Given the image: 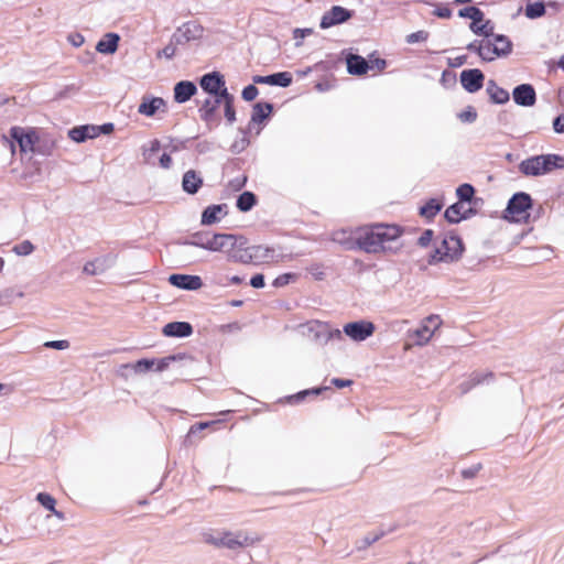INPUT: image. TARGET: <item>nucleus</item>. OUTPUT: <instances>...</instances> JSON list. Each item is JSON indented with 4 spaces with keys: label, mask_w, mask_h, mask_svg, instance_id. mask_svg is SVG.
Here are the masks:
<instances>
[{
    "label": "nucleus",
    "mask_w": 564,
    "mask_h": 564,
    "mask_svg": "<svg viewBox=\"0 0 564 564\" xmlns=\"http://www.w3.org/2000/svg\"><path fill=\"white\" fill-rule=\"evenodd\" d=\"M402 234L395 225L376 224L358 228L354 240L356 246L367 253H378L386 250V243L397 240Z\"/></svg>",
    "instance_id": "obj_1"
},
{
    "label": "nucleus",
    "mask_w": 564,
    "mask_h": 564,
    "mask_svg": "<svg viewBox=\"0 0 564 564\" xmlns=\"http://www.w3.org/2000/svg\"><path fill=\"white\" fill-rule=\"evenodd\" d=\"M556 169H564V156L558 154L535 155L519 164L520 172L525 176H540Z\"/></svg>",
    "instance_id": "obj_2"
},
{
    "label": "nucleus",
    "mask_w": 564,
    "mask_h": 564,
    "mask_svg": "<svg viewBox=\"0 0 564 564\" xmlns=\"http://www.w3.org/2000/svg\"><path fill=\"white\" fill-rule=\"evenodd\" d=\"M463 252L464 245L462 239L456 235H445L441 242L435 247L433 253H431L429 263H453L462 258Z\"/></svg>",
    "instance_id": "obj_3"
},
{
    "label": "nucleus",
    "mask_w": 564,
    "mask_h": 564,
    "mask_svg": "<svg viewBox=\"0 0 564 564\" xmlns=\"http://www.w3.org/2000/svg\"><path fill=\"white\" fill-rule=\"evenodd\" d=\"M235 241V235L200 231L193 234L187 240L183 241L182 245L202 248L212 252H219L225 250L228 245H234Z\"/></svg>",
    "instance_id": "obj_4"
},
{
    "label": "nucleus",
    "mask_w": 564,
    "mask_h": 564,
    "mask_svg": "<svg viewBox=\"0 0 564 564\" xmlns=\"http://www.w3.org/2000/svg\"><path fill=\"white\" fill-rule=\"evenodd\" d=\"M256 541H258L257 538L250 536L247 532L243 531H221L206 535L207 543L217 547H226L232 551L249 546Z\"/></svg>",
    "instance_id": "obj_5"
},
{
    "label": "nucleus",
    "mask_w": 564,
    "mask_h": 564,
    "mask_svg": "<svg viewBox=\"0 0 564 564\" xmlns=\"http://www.w3.org/2000/svg\"><path fill=\"white\" fill-rule=\"evenodd\" d=\"M10 138L4 137L3 141L14 153V143L20 148L21 153H34L37 150L35 144L39 141L37 132L33 128L12 127L9 132Z\"/></svg>",
    "instance_id": "obj_6"
},
{
    "label": "nucleus",
    "mask_w": 564,
    "mask_h": 564,
    "mask_svg": "<svg viewBox=\"0 0 564 564\" xmlns=\"http://www.w3.org/2000/svg\"><path fill=\"white\" fill-rule=\"evenodd\" d=\"M532 207V198L528 193H516L508 202L505 210V219L514 223H525L529 219V209Z\"/></svg>",
    "instance_id": "obj_7"
},
{
    "label": "nucleus",
    "mask_w": 564,
    "mask_h": 564,
    "mask_svg": "<svg viewBox=\"0 0 564 564\" xmlns=\"http://www.w3.org/2000/svg\"><path fill=\"white\" fill-rule=\"evenodd\" d=\"M458 17L470 19V31L476 35H490L491 30H495L490 20L484 19V12L474 6L463 8L458 11Z\"/></svg>",
    "instance_id": "obj_8"
},
{
    "label": "nucleus",
    "mask_w": 564,
    "mask_h": 564,
    "mask_svg": "<svg viewBox=\"0 0 564 564\" xmlns=\"http://www.w3.org/2000/svg\"><path fill=\"white\" fill-rule=\"evenodd\" d=\"M376 330V326L369 321H357L347 323L343 327V332L354 341H364L368 337L372 336Z\"/></svg>",
    "instance_id": "obj_9"
},
{
    "label": "nucleus",
    "mask_w": 564,
    "mask_h": 564,
    "mask_svg": "<svg viewBox=\"0 0 564 564\" xmlns=\"http://www.w3.org/2000/svg\"><path fill=\"white\" fill-rule=\"evenodd\" d=\"M442 321L438 315H430L412 335L415 337V345L424 346L432 338L434 332L441 326Z\"/></svg>",
    "instance_id": "obj_10"
},
{
    "label": "nucleus",
    "mask_w": 564,
    "mask_h": 564,
    "mask_svg": "<svg viewBox=\"0 0 564 564\" xmlns=\"http://www.w3.org/2000/svg\"><path fill=\"white\" fill-rule=\"evenodd\" d=\"M352 17V12L341 6H334L326 11L321 19L319 26L323 30L341 24Z\"/></svg>",
    "instance_id": "obj_11"
},
{
    "label": "nucleus",
    "mask_w": 564,
    "mask_h": 564,
    "mask_svg": "<svg viewBox=\"0 0 564 564\" xmlns=\"http://www.w3.org/2000/svg\"><path fill=\"white\" fill-rule=\"evenodd\" d=\"M235 243L228 245L224 250L227 253V258L229 261L240 262V263H251L249 247H247V241L243 237L235 236Z\"/></svg>",
    "instance_id": "obj_12"
},
{
    "label": "nucleus",
    "mask_w": 564,
    "mask_h": 564,
    "mask_svg": "<svg viewBox=\"0 0 564 564\" xmlns=\"http://www.w3.org/2000/svg\"><path fill=\"white\" fill-rule=\"evenodd\" d=\"M220 104H224V98L220 97V95H214V98H207L198 110L202 120L209 127L219 124V118L216 117V111Z\"/></svg>",
    "instance_id": "obj_13"
},
{
    "label": "nucleus",
    "mask_w": 564,
    "mask_h": 564,
    "mask_svg": "<svg viewBox=\"0 0 564 564\" xmlns=\"http://www.w3.org/2000/svg\"><path fill=\"white\" fill-rule=\"evenodd\" d=\"M484 79L485 76L478 68L465 69L460 73V84L463 88L470 94L482 88Z\"/></svg>",
    "instance_id": "obj_14"
},
{
    "label": "nucleus",
    "mask_w": 564,
    "mask_h": 564,
    "mask_svg": "<svg viewBox=\"0 0 564 564\" xmlns=\"http://www.w3.org/2000/svg\"><path fill=\"white\" fill-rule=\"evenodd\" d=\"M513 101L521 107H532L536 102V93L531 84H521L512 90Z\"/></svg>",
    "instance_id": "obj_15"
},
{
    "label": "nucleus",
    "mask_w": 564,
    "mask_h": 564,
    "mask_svg": "<svg viewBox=\"0 0 564 564\" xmlns=\"http://www.w3.org/2000/svg\"><path fill=\"white\" fill-rule=\"evenodd\" d=\"M116 262V257L106 254L84 264L83 272L87 275H98L110 269Z\"/></svg>",
    "instance_id": "obj_16"
},
{
    "label": "nucleus",
    "mask_w": 564,
    "mask_h": 564,
    "mask_svg": "<svg viewBox=\"0 0 564 564\" xmlns=\"http://www.w3.org/2000/svg\"><path fill=\"white\" fill-rule=\"evenodd\" d=\"M169 282L178 289L196 291L203 286V281L198 275L172 274Z\"/></svg>",
    "instance_id": "obj_17"
},
{
    "label": "nucleus",
    "mask_w": 564,
    "mask_h": 564,
    "mask_svg": "<svg viewBox=\"0 0 564 564\" xmlns=\"http://www.w3.org/2000/svg\"><path fill=\"white\" fill-rule=\"evenodd\" d=\"M200 87L210 95H220L226 87L224 77L217 73L206 74L200 79Z\"/></svg>",
    "instance_id": "obj_18"
},
{
    "label": "nucleus",
    "mask_w": 564,
    "mask_h": 564,
    "mask_svg": "<svg viewBox=\"0 0 564 564\" xmlns=\"http://www.w3.org/2000/svg\"><path fill=\"white\" fill-rule=\"evenodd\" d=\"M254 84H268L272 86L288 87L292 83V75L289 72L275 73L268 76L256 75L252 78Z\"/></svg>",
    "instance_id": "obj_19"
},
{
    "label": "nucleus",
    "mask_w": 564,
    "mask_h": 564,
    "mask_svg": "<svg viewBox=\"0 0 564 564\" xmlns=\"http://www.w3.org/2000/svg\"><path fill=\"white\" fill-rule=\"evenodd\" d=\"M165 108V101L161 97H148L144 96L138 107V112L145 116L152 117L159 110Z\"/></svg>",
    "instance_id": "obj_20"
},
{
    "label": "nucleus",
    "mask_w": 564,
    "mask_h": 564,
    "mask_svg": "<svg viewBox=\"0 0 564 564\" xmlns=\"http://www.w3.org/2000/svg\"><path fill=\"white\" fill-rule=\"evenodd\" d=\"M177 43L195 41L203 35V28L196 22H186L177 30Z\"/></svg>",
    "instance_id": "obj_21"
},
{
    "label": "nucleus",
    "mask_w": 564,
    "mask_h": 564,
    "mask_svg": "<svg viewBox=\"0 0 564 564\" xmlns=\"http://www.w3.org/2000/svg\"><path fill=\"white\" fill-rule=\"evenodd\" d=\"M197 91V87L193 82L183 80L174 87V100L184 104L189 100Z\"/></svg>",
    "instance_id": "obj_22"
},
{
    "label": "nucleus",
    "mask_w": 564,
    "mask_h": 564,
    "mask_svg": "<svg viewBox=\"0 0 564 564\" xmlns=\"http://www.w3.org/2000/svg\"><path fill=\"white\" fill-rule=\"evenodd\" d=\"M193 333V327L187 322H171L163 327V334L167 337H187Z\"/></svg>",
    "instance_id": "obj_23"
},
{
    "label": "nucleus",
    "mask_w": 564,
    "mask_h": 564,
    "mask_svg": "<svg viewBox=\"0 0 564 564\" xmlns=\"http://www.w3.org/2000/svg\"><path fill=\"white\" fill-rule=\"evenodd\" d=\"M203 185L202 176L194 170L185 172L182 180V188L187 194H196Z\"/></svg>",
    "instance_id": "obj_24"
},
{
    "label": "nucleus",
    "mask_w": 564,
    "mask_h": 564,
    "mask_svg": "<svg viewBox=\"0 0 564 564\" xmlns=\"http://www.w3.org/2000/svg\"><path fill=\"white\" fill-rule=\"evenodd\" d=\"M471 212L470 208H467L465 206V203H462V202H457L453 205H451L446 210H445V218L452 223V224H457L459 223L460 220L463 219H466L468 216H469V213Z\"/></svg>",
    "instance_id": "obj_25"
},
{
    "label": "nucleus",
    "mask_w": 564,
    "mask_h": 564,
    "mask_svg": "<svg viewBox=\"0 0 564 564\" xmlns=\"http://www.w3.org/2000/svg\"><path fill=\"white\" fill-rule=\"evenodd\" d=\"M96 131H97L96 126L85 124V126H79V127H75V128L70 129L68 131V137L73 141L80 143V142H85L88 139L97 138Z\"/></svg>",
    "instance_id": "obj_26"
},
{
    "label": "nucleus",
    "mask_w": 564,
    "mask_h": 564,
    "mask_svg": "<svg viewBox=\"0 0 564 564\" xmlns=\"http://www.w3.org/2000/svg\"><path fill=\"white\" fill-rule=\"evenodd\" d=\"M486 91L489 95L490 100L497 105L507 104L510 99L508 90L498 86L492 79L488 80Z\"/></svg>",
    "instance_id": "obj_27"
},
{
    "label": "nucleus",
    "mask_w": 564,
    "mask_h": 564,
    "mask_svg": "<svg viewBox=\"0 0 564 564\" xmlns=\"http://www.w3.org/2000/svg\"><path fill=\"white\" fill-rule=\"evenodd\" d=\"M251 262L256 264L265 263L274 258V249L264 246L249 247Z\"/></svg>",
    "instance_id": "obj_28"
},
{
    "label": "nucleus",
    "mask_w": 564,
    "mask_h": 564,
    "mask_svg": "<svg viewBox=\"0 0 564 564\" xmlns=\"http://www.w3.org/2000/svg\"><path fill=\"white\" fill-rule=\"evenodd\" d=\"M346 63L347 72L351 75H364L370 68V64L360 55L350 54Z\"/></svg>",
    "instance_id": "obj_29"
},
{
    "label": "nucleus",
    "mask_w": 564,
    "mask_h": 564,
    "mask_svg": "<svg viewBox=\"0 0 564 564\" xmlns=\"http://www.w3.org/2000/svg\"><path fill=\"white\" fill-rule=\"evenodd\" d=\"M494 31L491 30L490 35H481L482 36V51H481V61L484 62H492L498 57L497 46L494 40Z\"/></svg>",
    "instance_id": "obj_30"
},
{
    "label": "nucleus",
    "mask_w": 564,
    "mask_h": 564,
    "mask_svg": "<svg viewBox=\"0 0 564 564\" xmlns=\"http://www.w3.org/2000/svg\"><path fill=\"white\" fill-rule=\"evenodd\" d=\"M494 377L492 372H474L469 379L460 383L459 389L462 393H467L471 388L488 382Z\"/></svg>",
    "instance_id": "obj_31"
},
{
    "label": "nucleus",
    "mask_w": 564,
    "mask_h": 564,
    "mask_svg": "<svg viewBox=\"0 0 564 564\" xmlns=\"http://www.w3.org/2000/svg\"><path fill=\"white\" fill-rule=\"evenodd\" d=\"M119 35L107 33L96 45V50L102 54H112L118 48Z\"/></svg>",
    "instance_id": "obj_32"
},
{
    "label": "nucleus",
    "mask_w": 564,
    "mask_h": 564,
    "mask_svg": "<svg viewBox=\"0 0 564 564\" xmlns=\"http://www.w3.org/2000/svg\"><path fill=\"white\" fill-rule=\"evenodd\" d=\"M522 552L521 542H509L497 547L496 553H500L503 558L519 561L518 555Z\"/></svg>",
    "instance_id": "obj_33"
},
{
    "label": "nucleus",
    "mask_w": 564,
    "mask_h": 564,
    "mask_svg": "<svg viewBox=\"0 0 564 564\" xmlns=\"http://www.w3.org/2000/svg\"><path fill=\"white\" fill-rule=\"evenodd\" d=\"M273 110V106L269 102H257L253 105L251 113L252 123H261L267 119Z\"/></svg>",
    "instance_id": "obj_34"
},
{
    "label": "nucleus",
    "mask_w": 564,
    "mask_h": 564,
    "mask_svg": "<svg viewBox=\"0 0 564 564\" xmlns=\"http://www.w3.org/2000/svg\"><path fill=\"white\" fill-rule=\"evenodd\" d=\"M224 205H210L202 214V224L212 225L221 219Z\"/></svg>",
    "instance_id": "obj_35"
},
{
    "label": "nucleus",
    "mask_w": 564,
    "mask_h": 564,
    "mask_svg": "<svg viewBox=\"0 0 564 564\" xmlns=\"http://www.w3.org/2000/svg\"><path fill=\"white\" fill-rule=\"evenodd\" d=\"M220 97L224 98L225 106V118L227 119L228 124H232L236 121V111L234 108V96L228 93L227 88H224Z\"/></svg>",
    "instance_id": "obj_36"
},
{
    "label": "nucleus",
    "mask_w": 564,
    "mask_h": 564,
    "mask_svg": "<svg viewBox=\"0 0 564 564\" xmlns=\"http://www.w3.org/2000/svg\"><path fill=\"white\" fill-rule=\"evenodd\" d=\"M498 57H506L512 52V42L503 34L494 33Z\"/></svg>",
    "instance_id": "obj_37"
},
{
    "label": "nucleus",
    "mask_w": 564,
    "mask_h": 564,
    "mask_svg": "<svg viewBox=\"0 0 564 564\" xmlns=\"http://www.w3.org/2000/svg\"><path fill=\"white\" fill-rule=\"evenodd\" d=\"M384 535L382 530L367 533L364 538L356 541V549L358 551L365 550L375 542L379 541Z\"/></svg>",
    "instance_id": "obj_38"
},
{
    "label": "nucleus",
    "mask_w": 564,
    "mask_h": 564,
    "mask_svg": "<svg viewBox=\"0 0 564 564\" xmlns=\"http://www.w3.org/2000/svg\"><path fill=\"white\" fill-rule=\"evenodd\" d=\"M256 195L251 192H243L239 195L236 206L240 212H249L256 205Z\"/></svg>",
    "instance_id": "obj_39"
},
{
    "label": "nucleus",
    "mask_w": 564,
    "mask_h": 564,
    "mask_svg": "<svg viewBox=\"0 0 564 564\" xmlns=\"http://www.w3.org/2000/svg\"><path fill=\"white\" fill-rule=\"evenodd\" d=\"M249 144L250 140L248 137V132L245 130H239V137L232 142L230 150L232 153L239 154L243 152Z\"/></svg>",
    "instance_id": "obj_40"
},
{
    "label": "nucleus",
    "mask_w": 564,
    "mask_h": 564,
    "mask_svg": "<svg viewBox=\"0 0 564 564\" xmlns=\"http://www.w3.org/2000/svg\"><path fill=\"white\" fill-rule=\"evenodd\" d=\"M442 208V203L435 198H431L424 206L420 208V214L425 218H433Z\"/></svg>",
    "instance_id": "obj_41"
},
{
    "label": "nucleus",
    "mask_w": 564,
    "mask_h": 564,
    "mask_svg": "<svg viewBox=\"0 0 564 564\" xmlns=\"http://www.w3.org/2000/svg\"><path fill=\"white\" fill-rule=\"evenodd\" d=\"M524 14L528 19L534 20L545 14V4L543 2H533L525 6Z\"/></svg>",
    "instance_id": "obj_42"
},
{
    "label": "nucleus",
    "mask_w": 564,
    "mask_h": 564,
    "mask_svg": "<svg viewBox=\"0 0 564 564\" xmlns=\"http://www.w3.org/2000/svg\"><path fill=\"white\" fill-rule=\"evenodd\" d=\"M161 142L154 139L149 142L148 147H143V156L147 163L154 164V155L160 151Z\"/></svg>",
    "instance_id": "obj_43"
},
{
    "label": "nucleus",
    "mask_w": 564,
    "mask_h": 564,
    "mask_svg": "<svg viewBox=\"0 0 564 564\" xmlns=\"http://www.w3.org/2000/svg\"><path fill=\"white\" fill-rule=\"evenodd\" d=\"M475 194V189L470 184H462L456 189V195L462 203H469Z\"/></svg>",
    "instance_id": "obj_44"
},
{
    "label": "nucleus",
    "mask_w": 564,
    "mask_h": 564,
    "mask_svg": "<svg viewBox=\"0 0 564 564\" xmlns=\"http://www.w3.org/2000/svg\"><path fill=\"white\" fill-rule=\"evenodd\" d=\"M325 390H328V387H323V388H313V389H307V390H303V391H300L297 392L296 394H293L289 398V400L291 402H301L303 401L307 395H318L321 394L323 391Z\"/></svg>",
    "instance_id": "obj_45"
},
{
    "label": "nucleus",
    "mask_w": 564,
    "mask_h": 564,
    "mask_svg": "<svg viewBox=\"0 0 564 564\" xmlns=\"http://www.w3.org/2000/svg\"><path fill=\"white\" fill-rule=\"evenodd\" d=\"M12 251L17 256H29L34 251V246L30 240H23L22 242L15 245L12 248Z\"/></svg>",
    "instance_id": "obj_46"
},
{
    "label": "nucleus",
    "mask_w": 564,
    "mask_h": 564,
    "mask_svg": "<svg viewBox=\"0 0 564 564\" xmlns=\"http://www.w3.org/2000/svg\"><path fill=\"white\" fill-rule=\"evenodd\" d=\"M155 359H140L133 366V370L137 373H143L154 369Z\"/></svg>",
    "instance_id": "obj_47"
},
{
    "label": "nucleus",
    "mask_w": 564,
    "mask_h": 564,
    "mask_svg": "<svg viewBox=\"0 0 564 564\" xmlns=\"http://www.w3.org/2000/svg\"><path fill=\"white\" fill-rule=\"evenodd\" d=\"M36 501L50 511L54 510L55 505H56V500L54 499V497L46 492L37 494Z\"/></svg>",
    "instance_id": "obj_48"
},
{
    "label": "nucleus",
    "mask_w": 564,
    "mask_h": 564,
    "mask_svg": "<svg viewBox=\"0 0 564 564\" xmlns=\"http://www.w3.org/2000/svg\"><path fill=\"white\" fill-rule=\"evenodd\" d=\"M458 119L462 122L471 123L477 119V111L474 107L468 106L465 110L458 113Z\"/></svg>",
    "instance_id": "obj_49"
},
{
    "label": "nucleus",
    "mask_w": 564,
    "mask_h": 564,
    "mask_svg": "<svg viewBox=\"0 0 564 564\" xmlns=\"http://www.w3.org/2000/svg\"><path fill=\"white\" fill-rule=\"evenodd\" d=\"M296 274L295 273H283V274H280L279 276H276L273 282H272V285L274 288H282V286H285L288 285L290 282L294 281L296 279Z\"/></svg>",
    "instance_id": "obj_50"
},
{
    "label": "nucleus",
    "mask_w": 564,
    "mask_h": 564,
    "mask_svg": "<svg viewBox=\"0 0 564 564\" xmlns=\"http://www.w3.org/2000/svg\"><path fill=\"white\" fill-rule=\"evenodd\" d=\"M313 34V29H294L293 30V39L295 40V46L299 47L303 44V39Z\"/></svg>",
    "instance_id": "obj_51"
},
{
    "label": "nucleus",
    "mask_w": 564,
    "mask_h": 564,
    "mask_svg": "<svg viewBox=\"0 0 564 564\" xmlns=\"http://www.w3.org/2000/svg\"><path fill=\"white\" fill-rule=\"evenodd\" d=\"M427 39H429V32H426L424 30H420V31H416V32H413V33L406 35L405 41L409 44H414L417 42H425Z\"/></svg>",
    "instance_id": "obj_52"
},
{
    "label": "nucleus",
    "mask_w": 564,
    "mask_h": 564,
    "mask_svg": "<svg viewBox=\"0 0 564 564\" xmlns=\"http://www.w3.org/2000/svg\"><path fill=\"white\" fill-rule=\"evenodd\" d=\"M259 90L254 85H248L243 88L241 95L246 101H252L257 98Z\"/></svg>",
    "instance_id": "obj_53"
},
{
    "label": "nucleus",
    "mask_w": 564,
    "mask_h": 564,
    "mask_svg": "<svg viewBox=\"0 0 564 564\" xmlns=\"http://www.w3.org/2000/svg\"><path fill=\"white\" fill-rule=\"evenodd\" d=\"M175 359H176L175 356H169V357H165L162 359H155L154 370L158 372L165 370L169 367V365L171 364V361H173Z\"/></svg>",
    "instance_id": "obj_54"
},
{
    "label": "nucleus",
    "mask_w": 564,
    "mask_h": 564,
    "mask_svg": "<svg viewBox=\"0 0 564 564\" xmlns=\"http://www.w3.org/2000/svg\"><path fill=\"white\" fill-rule=\"evenodd\" d=\"M44 347L53 348V349H57V350H64V349H67L69 347V341L65 340V339H62V340H51V341H46L44 344Z\"/></svg>",
    "instance_id": "obj_55"
},
{
    "label": "nucleus",
    "mask_w": 564,
    "mask_h": 564,
    "mask_svg": "<svg viewBox=\"0 0 564 564\" xmlns=\"http://www.w3.org/2000/svg\"><path fill=\"white\" fill-rule=\"evenodd\" d=\"M433 235H434L433 230H431V229L424 230L423 234L417 239V243L421 247H427L433 239Z\"/></svg>",
    "instance_id": "obj_56"
},
{
    "label": "nucleus",
    "mask_w": 564,
    "mask_h": 564,
    "mask_svg": "<svg viewBox=\"0 0 564 564\" xmlns=\"http://www.w3.org/2000/svg\"><path fill=\"white\" fill-rule=\"evenodd\" d=\"M466 50L477 54L481 58L482 39L470 42L467 44Z\"/></svg>",
    "instance_id": "obj_57"
},
{
    "label": "nucleus",
    "mask_w": 564,
    "mask_h": 564,
    "mask_svg": "<svg viewBox=\"0 0 564 564\" xmlns=\"http://www.w3.org/2000/svg\"><path fill=\"white\" fill-rule=\"evenodd\" d=\"M433 13L441 19H449L452 17V10L445 6L437 7Z\"/></svg>",
    "instance_id": "obj_58"
},
{
    "label": "nucleus",
    "mask_w": 564,
    "mask_h": 564,
    "mask_svg": "<svg viewBox=\"0 0 564 564\" xmlns=\"http://www.w3.org/2000/svg\"><path fill=\"white\" fill-rule=\"evenodd\" d=\"M213 282L219 286L227 288L229 286V276L226 274L217 273L214 275Z\"/></svg>",
    "instance_id": "obj_59"
},
{
    "label": "nucleus",
    "mask_w": 564,
    "mask_h": 564,
    "mask_svg": "<svg viewBox=\"0 0 564 564\" xmlns=\"http://www.w3.org/2000/svg\"><path fill=\"white\" fill-rule=\"evenodd\" d=\"M215 423H218V421H213V422H199V423H196L194 425L191 426L189 429V434H195L199 431H203L207 427H209L212 424H215Z\"/></svg>",
    "instance_id": "obj_60"
},
{
    "label": "nucleus",
    "mask_w": 564,
    "mask_h": 564,
    "mask_svg": "<svg viewBox=\"0 0 564 564\" xmlns=\"http://www.w3.org/2000/svg\"><path fill=\"white\" fill-rule=\"evenodd\" d=\"M175 54L176 47L173 44H169L159 53V56H164L165 58L171 59Z\"/></svg>",
    "instance_id": "obj_61"
},
{
    "label": "nucleus",
    "mask_w": 564,
    "mask_h": 564,
    "mask_svg": "<svg viewBox=\"0 0 564 564\" xmlns=\"http://www.w3.org/2000/svg\"><path fill=\"white\" fill-rule=\"evenodd\" d=\"M553 129L556 133H564V113L553 120Z\"/></svg>",
    "instance_id": "obj_62"
},
{
    "label": "nucleus",
    "mask_w": 564,
    "mask_h": 564,
    "mask_svg": "<svg viewBox=\"0 0 564 564\" xmlns=\"http://www.w3.org/2000/svg\"><path fill=\"white\" fill-rule=\"evenodd\" d=\"M96 132H97V137H99L100 134H109L110 132L113 131V124L112 123H104L101 126H96Z\"/></svg>",
    "instance_id": "obj_63"
},
{
    "label": "nucleus",
    "mask_w": 564,
    "mask_h": 564,
    "mask_svg": "<svg viewBox=\"0 0 564 564\" xmlns=\"http://www.w3.org/2000/svg\"><path fill=\"white\" fill-rule=\"evenodd\" d=\"M251 286L256 289H260L264 286V276L263 274H256L250 280Z\"/></svg>",
    "instance_id": "obj_64"
}]
</instances>
